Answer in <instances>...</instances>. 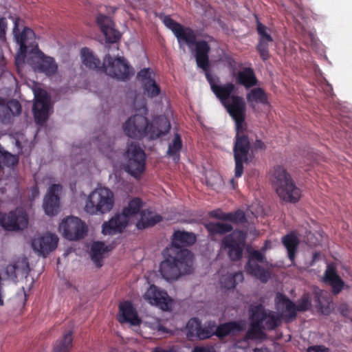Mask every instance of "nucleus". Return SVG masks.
I'll list each match as a JSON object with an SVG mask.
<instances>
[{"instance_id":"nucleus-1","label":"nucleus","mask_w":352,"mask_h":352,"mask_svg":"<svg viewBox=\"0 0 352 352\" xmlns=\"http://www.w3.org/2000/svg\"><path fill=\"white\" fill-rule=\"evenodd\" d=\"M162 22L174 34L180 46L182 43L190 47L195 45V57L197 66L205 72V74L210 73L209 53L211 48L208 43L205 40L197 41L196 34L192 28L175 21L169 15L164 16Z\"/></svg>"},{"instance_id":"nucleus-2","label":"nucleus","mask_w":352,"mask_h":352,"mask_svg":"<svg viewBox=\"0 0 352 352\" xmlns=\"http://www.w3.org/2000/svg\"><path fill=\"white\" fill-rule=\"evenodd\" d=\"M170 123L163 116L155 118L151 124L146 117L135 114L130 117L123 124L125 134L131 138L141 139L147 135L151 140H156L168 133Z\"/></svg>"},{"instance_id":"nucleus-3","label":"nucleus","mask_w":352,"mask_h":352,"mask_svg":"<svg viewBox=\"0 0 352 352\" xmlns=\"http://www.w3.org/2000/svg\"><path fill=\"white\" fill-rule=\"evenodd\" d=\"M80 54L82 63L90 69L104 72L108 76L122 80L128 79L133 74L131 68L123 57L113 58L107 54L101 63L87 47H82Z\"/></svg>"},{"instance_id":"nucleus-4","label":"nucleus","mask_w":352,"mask_h":352,"mask_svg":"<svg viewBox=\"0 0 352 352\" xmlns=\"http://www.w3.org/2000/svg\"><path fill=\"white\" fill-rule=\"evenodd\" d=\"M183 256L173 252L171 250H163L164 259L160 265V272L162 276L168 281L176 280L183 274H189L192 272V259L188 258V252H184Z\"/></svg>"},{"instance_id":"nucleus-5","label":"nucleus","mask_w":352,"mask_h":352,"mask_svg":"<svg viewBox=\"0 0 352 352\" xmlns=\"http://www.w3.org/2000/svg\"><path fill=\"white\" fill-rule=\"evenodd\" d=\"M272 182L279 198L285 202L296 204L301 197V190L291 175L281 166L274 168Z\"/></svg>"},{"instance_id":"nucleus-6","label":"nucleus","mask_w":352,"mask_h":352,"mask_svg":"<svg viewBox=\"0 0 352 352\" xmlns=\"http://www.w3.org/2000/svg\"><path fill=\"white\" fill-rule=\"evenodd\" d=\"M143 201L139 197L132 198L127 206L123 208L121 214H117L109 221L102 224V232L105 235H113L122 232L127 226L129 219L140 212Z\"/></svg>"},{"instance_id":"nucleus-7","label":"nucleus","mask_w":352,"mask_h":352,"mask_svg":"<svg viewBox=\"0 0 352 352\" xmlns=\"http://www.w3.org/2000/svg\"><path fill=\"white\" fill-rule=\"evenodd\" d=\"M113 205V192L105 187L98 188L88 196L85 206V211L91 215L103 214L110 212Z\"/></svg>"},{"instance_id":"nucleus-8","label":"nucleus","mask_w":352,"mask_h":352,"mask_svg":"<svg viewBox=\"0 0 352 352\" xmlns=\"http://www.w3.org/2000/svg\"><path fill=\"white\" fill-rule=\"evenodd\" d=\"M10 18L14 23L13 34L17 43L19 45L20 54L16 59V63L18 64L21 58H22V61H24V58L29 52H35L38 48L35 42V34L34 31L29 28L25 27L23 31L19 32V19L12 16H10Z\"/></svg>"},{"instance_id":"nucleus-9","label":"nucleus","mask_w":352,"mask_h":352,"mask_svg":"<svg viewBox=\"0 0 352 352\" xmlns=\"http://www.w3.org/2000/svg\"><path fill=\"white\" fill-rule=\"evenodd\" d=\"M127 162L125 170L135 178H139L146 168V154L136 142H131L126 152Z\"/></svg>"},{"instance_id":"nucleus-10","label":"nucleus","mask_w":352,"mask_h":352,"mask_svg":"<svg viewBox=\"0 0 352 352\" xmlns=\"http://www.w3.org/2000/svg\"><path fill=\"white\" fill-rule=\"evenodd\" d=\"M0 225L6 230H23L28 225V215L23 208H16L9 212H0Z\"/></svg>"},{"instance_id":"nucleus-11","label":"nucleus","mask_w":352,"mask_h":352,"mask_svg":"<svg viewBox=\"0 0 352 352\" xmlns=\"http://www.w3.org/2000/svg\"><path fill=\"white\" fill-rule=\"evenodd\" d=\"M250 142L247 135L236 134L233 147L235 162L234 175L240 177L243 173V163H248Z\"/></svg>"},{"instance_id":"nucleus-12","label":"nucleus","mask_w":352,"mask_h":352,"mask_svg":"<svg viewBox=\"0 0 352 352\" xmlns=\"http://www.w3.org/2000/svg\"><path fill=\"white\" fill-rule=\"evenodd\" d=\"M59 230L63 236L69 241H77L83 239L87 232V226L80 218L67 217L59 226Z\"/></svg>"},{"instance_id":"nucleus-13","label":"nucleus","mask_w":352,"mask_h":352,"mask_svg":"<svg viewBox=\"0 0 352 352\" xmlns=\"http://www.w3.org/2000/svg\"><path fill=\"white\" fill-rule=\"evenodd\" d=\"M246 234L242 230H234L222 240V245L228 250L232 261H237L242 258L245 243Z\"/></svg>"},{"instance_id":"nucleus-14","label":"nucleus","mask_w":352,"mask_h":352,"mask_svg":"<svg viewBox=\"0 0 352 352\" xmlns=\"http://www.w3.org/2000/svg\"><path fill=\"white\" fill-rule=\"evenodd\" d=\"M265 260V254L263 252L253 250L249 252L248 261L245 266L248 274L256 277L262 283H267L270 278L269 271L258 264L264 263Z\"/></svg>"},{"instance_id":"nucleus-15","label":"nucleus","mask_w":352,"mask_h":352,"mask_svg":"<svg viewBox=\"0 0 352 352\" xmlns=\"http://www.w3.org/2000/svg\"><path fill=\"white\" fill-rule=\"evenodd\" d=\"M196 236L192 232L186 231L176 230L173 232L171 237V242L168 247L165 249L168 250H172L175 253L182 256L185 254L184 252H188V258L193 261V254L188 249L184 248V247L190 246L193 245L196 241Z\"/></svg>"},{"instance_id":"nucleus-16","label":"nucleus","mask_w":352,"mask_h":352,"mask_svg":"<svg viewBox=\"0 0 352 352\" xmlns=\"http://www.w3.org/2000/svg\"><path fill=\"white\" fill-rule=\"evenodd\" d=\"M255 17L256 19V32L258 34V43L256 50L260 58L265 61L270 58V46L274 42V39L270 34L271 30L263 24L256 15Z\"/></svg>"},{"instance_id":"nucleus-17","label":"nucleus","mask_w":352,"mask_h":352,"mask_svg":"<svg viewBox=\"0 0 352 352\" xmlns=\"http://www.w3.org/2000/svg\"><path fill=\"white\" fill-rule=\"evenodd\" d=\"M206 78L210 85L211 90L223 105L232 100V96H237V88L232 82H227L223 85H218L219 78L212 76L210 73L206 74Z\"/></svg>"},{"instance_id":"nucleus-18","label":"nucleus","mask_w":352,"mask_h":352,"mask_svg":"<svg viewBox=\"0 0 352 352\" xmlns=\"http://www.w3.org/2000/svg\"><path fill=\"white\" fill-rule=\"evenodd\" d=\"M34 54L31 65L36 72L43 73L49 77L56 74L58 65L54 58L46 56L39 49H37Z\"/></svg>"},{"instance_id":"nucleus-19","label":"nucleus","mask_w":352,"mask_h":352,"mask_svg":"<svg viewBox=\"0 0 352 352\" xmlns=\"http://www.w3.org/2000/svg\"><path fill=\"white\" fill-rule=\"evenodd\" d=\"M144 298L152 305L158 307L163 311H169L172 300L166 292L160 290L155 285H151L144 294Z\"/></svg>"},{"instance_id":"nucleus-20","label":"nucleus","mask_w":352,"mask_h":352,"mask_svg":"<svg viewBox=\"0 0 352 352\" xmlns=\"http://www.w3.org/2000/svg\"><path fill=\"white\" fill-rule=\"evenodd\" d=\"M35 102L32 111L36 124L42 125L48 118L50 99L46 91L40 89L35 92Z\"/></svg>"},{"instance_id":"nucleus-21","label":"nucleus","mask_w":352,"mask_h":352,"mask_svg":"<svg viewBox=\"0 0 352 352\" xmlns=\"http://www.w3.org/2000/svg\"><path fill=\"white\" fill-rule=\"evenodd\" d=\"M251 313L252 317L263 325L264 329L274 330L280 324L279 316L272 311H266L261 305L254 307Z\"/></svg>"},{"instance_id":"nucleus-22","label":"nucleus","mask_w":352,"mask_h":352,"mask_svg":"<svg viewBox=\"0 0 352 352\" xmlns=\"http://www.w3.org/2000/svg\"><path fill=\"white\" fill-rule=\"evenodd\" d=\"M58 243V238L56 234L46 233L41 236L33 239L32 247L40 255L46 256L56 248Z\"/></svg>"},{"instance_id":"nucleus-23","label":"nucleus","mask_w":352,"mask_h":352,"mask_svg":"<svg viewBox=\"0 0 352 352\" xmlns=\"http://www.w3.org/2000/svg\"><path fill=\"white\" fill-rule=\"evenodd\" d=\"M60 184H52L44 198L43 207L46 214L54 216L58 212L60 198L58 192L61 190Z\"/></svg>"},{"instance_id":"nucleus-24","label":"nucleus","mask_w":352,"mask_h":352,"mask_svg":"<svg viewBox=\"0 0 352 352\" xmlns=\"http://www.w3.org/2000/svg\"><path fill=\"white\" fill-rule=\"evenodd\" d=\"M275 303L276 309L281 311V315L285 320H294L297 316L296 304L287 296L282 293H278L276 296Z\"/></svg>"},{"instance_id":"nucleus-25","label":"nucleus","mask_w":352,"mask_h":352,"mask_svg":"<svg viewBox=\"0 0 352 352\" xmlns=\"http://www.w3.org/2000/svg\"><path fill=\"white\" fill-rule=\"evenodd\" d=\"M119 311L118 321L120 323H130L133 326L141 323L142 321L131 302H121L119 305Z\"/></svg>"},{"instance_id":"nucleus-26","label":"nucleus","mask_w":352,"mask_h":352,"mask_svg":"<svg viewBox=\"0 0 352 352\" xmlns=\"http://www.w3.org/2000/svg\"><path fill=\"white\" fill-rule=\"evenodd\" d=\"M223 106L232 118H239L245 116L246 104L241 96H232V100L228 101Z\"/></svg>"},{"instance_id":"nucleus-27","label":"nucleus","mask_w":352,"mask_h":352,"mask_svg":"<svg viewBox=\"0 0 352 352\" xmlns=\"http://www.w3.org/2000/svg\"><path fill=\"white\" fill-rule=\"evenodd\" d=\"M162 221V217L155 212L143 210L140 212V219L136 223L138 230H144L154 226Z\"/></svg>"},{"instance_id":"nucleus-28","label":"nucleus","mask_w":352,"mask_h":352,"mask_svg":"<svg viewBox=\"0 0 352 352\" xmlns=\"http://www.w3.org/2000/svg\"><path fill=\"white\" fill-rule=\"evenodd\" d=\"M324 281L332 287V293L338 295L342 290L344 283L336 273L334 267L329 266L324 273Z\"/></svg>"},{"instance_id":"nucleus-29","label":"nucleus","mask_w":352,"mask_h":352,"mask_svg":"<svg viewBox=\"0 0 352 352\" xmlns=\"http://www.w3.org/2000/svg\"><path fill=\"white\" fill-rule=\"evenodd\" d=\"M183 148V141L182 136L178 133H175L173 138L169 141L166 156L170 157L175 163L180 160V153Z\"/></svg>"},{"instance_id":"nucleus-30","label":"nucleus","mask_w":352,"mask_h":352,"mask_svg":"<svg viewBox=\"0 0 352 352\" xmlns=\"http://www.w3.org/2000/svg\"><path fill=\"white\" fill-rule=\"evenodd\" d=\"M282 243L287 251L288 258L293 262L300 243L297 234L294 231L290 232L282 237Z\"/></svg>"},{"instance_id":"nucleus-31","label":"nucleus","mask_w":352,"mask_h":352,"mask_svg":"<svg viewBox=\"0 0 352 352\" xmlns=\"http://www.w3.org/2000/svg\"><path fill=\"white\" fill-rule=\"evenodd\" d=\"M93 144L108 158L112 157V153L113 152V141L105 132L103 131L101 134L96 137V138L93 140Z\"/></svg>"},{"instance_id":"nucleus-32","label":"nucleus","mask_w":352,"mask_h":352,"mask_svg":"<svg viewBox=\"0 0 352 352\" xmlns=\"http://www.w3.org/2000/svg\"><path fill=\"white\" fill-rule=\"evenodd\" d=\"M236 82L244 86L246 89L256 85L258 80L254 69L251 67H245L239 71L236 76Z\"/></svg>"},{"instance_id":"nucleus-33","label":"nucleus","mask_w":352,"mask_h":352,"mask_svg":"<svg viewBox=\"0 0 352 352\" xmlns=\"http://www.w3.org/2000/svg\"><path fill=\"white\" fill-rule=\"evenodd\" d=\"M244 280L243 273L241 271L233 274L223 275L219 280L221 287L226 289H232Z\"/></svg>"},{"instance_id":"nucleus-34","label":"nucleus","mask_w":352,"mask_h":352,"mask_svg":"<svg viewBox=\"0 0 352 352\" xmlns=\"http://www.w3.org/2000/svg\"><path fill=\"white\" fill-rule=\"evenodd\" d=\"M248 103L252 108H254V103L267 104L268 98L265 90L261 87L253 88L246 95Z\"/></svg>"},{"instance_id":"nucleus-35","label":"nucleus","mask_w":352,"mask_h":352,"mask_svg":"<svg viewBox=\"0 0 352 352\" xmlns=\"http://www.w3.org/2000/svg\"><path fill=\"white\" fill-rule=\"evenodd\" d=\"M73 331L65 332L54 345L53 352H70L73 346Z\"/></svg>"},{"instance_id":"nucleus-36","label":"nucleus","mask_w":352,"mask_h":352,"mask_svg":"<svg viewBox=\"0 0 352 352\" xmlns=\"http://www.w3.org/2000/svg\"><path fill=\"white\" fill-rule=\"evenodd\" d=\"M205 228L208 232L210 237L219 234L223 235L227 234L233 230L232 225L221 222H208L205 224Z\"/></svg>"},{"instance_id":"nucleus-37","label":"nucleus","mask_w":352,"mask_h":352,"mask_svg":"<svg viewBox=\"0 0 352 352\" xmlns=\"http://www.w3.org/2000/svg\"><path fill=\"white\" fill-rule=\"evenodd\" d=\"M240 324L235 322H228L219 325L214 331V335L219 338H223L228 335L239 331Z\"/></svg>"},{"instance_id":"nucleus-38","label":"nucleus","mask_w":352,"mask_h":352,"mask_svg":"<svg viewBox=\"0 0 352 352\" xmlns=\"http://www.w3.org/2000/svg\"><path fill=\"white\" fill-rule=\"evenodd\" d=\"M19 157L6 151L0 144V168L3 167L13 168L19 163Z\"/></svg>"},{"instance_id":"nucleus-39","label":"nucleus","mask_w":352,"mask_h":352,"mask_svg":"<svg viewBox=\"0 0 352 352\" xmlns=\"http://www.w3.org/2000/svg\"><path fill=\"white\" fill-rule=\"evenodd\" d=\"M107 247L101 241L94 242L91 248V257L98 267L102 266V255L106 251Z\"/></svg>"},{"instance_id":"nucleus-40","label":"nucleus","mask_w":352,"mask_h":352,"mask_svg":"<svg viewBox=\"0 0 352 352\" xmlns=\"http://www.w3.org/2000/svg\"><path fill=\"white\" fill-rule=\"evenodd\" d=\"M250 320L251 324L250 329L247 331V337L250 339H257L261 338L263 334V325H261L260 322L255 319V318L252 317V314H250Z\"/></svg>"},{"instance_id":"nucleus-41","label":"nucleus","mask_w":352,"mask_h":352,"mask_svg":"<svg viewBox=\"0 0 352 352\" xmlns=\"http://www.w3.org/2000/svg\"><path fill=\"white\" fill-rule=\"evenodd\" d=\"M22 110L21 105L20 102L14 99L10 100L8 101L7 106L5 109V112H3V115L10 116L9 124L12 122V118L16 116H19L21 114Z\"/></svg>"},{"instance_id":"nucleus-42","label":"nucleus","mask_w":352,"mask_h":352,"mask_svg":"<svg viewBox=\"0 0 352 352\" xmlns=\"http://www.w3.org/2000/svg\"><path fill=\"white\" fill-rule=\"evenodd\" d=\"M201 322L199 319L193 318L188 320L186 324V336L190 340L197 338L198 332L200 331Z\"/></svg>"},{"instance_id":"nucleus-43","label":"nucleus","mask_w":352,"mask_h":352,"mask_svg":"<svg viewBox=\"0 0 352 352\" xmlns=\"http://www.w3.org/2000/svg\"><path fill=\"white\" fill-rule=\"evenodd\" d=\"M142 85L144 94L149 98L157 96L160 93V87L156 83L155 80H149L145 82Z\"/></svg>"},{"instance_id":"nucleus-44","label":"nucleus","mask_w":352,"mask_h":352,"mask_svg":"<svg viewBox=\"0 0 352 352\" xmlns=\"http://www.w3.org/2000/svg\"><path fill=\"white\" fill-rule=\"evenodd\" d=\"M311 298L309 293L305 292L302 296L297 300L296 307L297 311L305 312L309 311L311 308Z\"/></svg>"},{"instance_id":"nucleus-45","label":"nucleus","mask_w":352,"mask_h":352,"mask_svg":"<svg viewBox=\"0 0 352 352\" xmlns=\"http://www.w3.org/2000/svg\"><path fill=\"white\" fill-rule=\"evenodd\" d=\"M226 221L238 224L245 223L247 221V219L243 210H237L232 212H227V214L226 215Z\"/></svg>"},{"instance_id":"nucleus-46","label":"nucleus","mask_w":352,"mask_h":352,"mask_svg":"<svg viewBox=\"0 0 352 352\" xmlns=\"http://www.w3.org/2000/svg\"><path fill=\"white\" fill-rule=\"evenodd\" d=\"M102 33L105 37L106 42L108 43H117L121 36L120 33L114 29L112 25L103 30Z\"/></svg>"},{"instance_id":"nucleus-47","label":"nucleus","mask_w":352,"mask_h":352,"mask_svg":"<svg viewBox=\"0 0 352 352\" xmlns=\"http://www.w3.org/2000/svg\"><path fill=\"white\" fill-rule=\"evenodd\" d=\"M313 300L316 309L323 314L326 309V303H328L327 298L322 296L320 292H316Z\"/></svg>"},{"instance_id":"nucleus-48","label":"nucleus","mask_w":352,"mask_h":352,"mask_svg":"<svg viewBox=\"0 0 352 352\" xmlns=\"http://www.w3.org/2000/svg\"><path fill=\"white\" fill-rule=\"evenodd\" d=\"M96 21L102 32L108 27L111 26L113 23L112 21L109 16L101 14L97 16Z\"/></svg>"},{"instance_id":"nucleus-49","label":"nucleus","mask_w":352,"mask_h":352,"mask_svg":"<svg viewBox=\"0 0 352 352\" xmlns=\"http://www.w3.org/2000/svg\"><path fill=\"white\" fill-rule=\"evenodd\" d=\"M8 101L6 99L0 97V122L4 124H9L10 116L7 113V115H3V112H5V109L7 106Z\"/></svg>"},{"instance_id":"nucleus-50","label":"nucleus","mask_w":352,"mask_h":352,"mask_svg":"<svg viewBox=\"0 0 352 352\" xmlns=\"http://www.w3.org/2000/svg\"><path fill=\"white\" fill-rule=\"evenodd\" d=\"M214 332L211 327H202L200 324V331L198 332L197 338L200 340H204L210 338Z\"/></svg>"},{"instance_id":"nucleus-51","label":"nucleus","mask_w":352,"mask_h":352,"mask_svg":"<svg viewBox=\"0 0 352 352\" xmlns=\"http://www.w3.org/2000/svg\"><path fill=\"white\" fill-rule=\"evenodd\" d=\"M235 122L236 125V134H240V135H245L244 131L245 130V128L244 126L245 124V116H241L240 119L239 118H232Z\"/></svg>"},{"instance_id":"nucleus-52","label":"nucleus","mask_w":352,"mask_h":352,"mask_svg":"<svg viewBox=\"0 0 352 352\" xmlns=\"http://www.w3.org/2000/svg\"><path fill=\"white\" fill-rule=\"evenodd\" d=\"M138 77L140 80L142 85H143L145 82H148L149 80H154L151 77V72L148 68L141 69L138 73Z\"/></svg>"},{"instance_id":"nucleus-53","label":"nucleus","mask_w":352,"mask_h":352,"mask_svg":"<svg viewBox=\"0 0 352 352\" xmlns=\"http://www.w3.org/2000/svg\"><path fill=\"white\" fill-rule=\"evenodd\" d=\"M8 28L7 20L5 17L0 18V41L6 40V30Z\"/></svg>"},{"instance_id":"nucleus-54","label":"nucleus","mask_w":352,"mask_h":352,"mask_svg":"<svg viewBox=\"0 0 352 352\" xmlns=\"http://www.w3.org/2000/svg\"><path fill=\"white\" fill-rule=\"evenodd\" d=\"M226 212H223L221 210H214L209 213L210 217L222 221H226Z\"/></svg>"},{"instance_id":"nucleus-55","label":"nucleus","mask_w":352,"mask_h":352,"mask_svg":"<svg viewBox=\"0 0 352 352\" xmlns=\"http://www.w3.org/2000/svg\"><path fill=\"white\" fill-rule=\"evenodd\" d=\"M329 349L324 345H314L309 346L307 352H329Z\"/></svg>"},{"instance_id":"nucleus-56","label":"nucleus","mask_w":352,"mask_h":352,"mask_svg":"<svg viewBox=\"0 0 352 352\" xmlns=\"http://www.w3.org/2000/svg\"><path fill=\"white\" fill-rule=\"evenodd\" d=\"M152 352H177V350L175 346H168L166 349L157 346L153 350Z\"/></svg>"},{"instance_id":"nucleus-57","label":"nucleus","mask_w":352,"mask_h":352,"mask_svg":"<svg viewBox=\"0 0 352 352\" xmlns=\"http://www.w3.org/2000/svg\"><path fill=\"white\" fill-rule=\"evenodd\" d=\"M39 195V189L38 187L35 185L30 188V194L29 195V199L31 201H34L36 199Z\"/></svg>"},{"instance_id":"nucleus-58","label":"nucleus","mask_w":352,"mask_h":352,"mask_svg":"<svg viewBox=\"0 0 352 352\" xmlns=\"http://www.w3.org/2000/svg\"><path fill=\"white\" fill-rule=\"evenodd\" d=\"M192 352H216L212 346H195Z\"/></svg>"},{"instance_id":"nucleus-59","label":"nucleus","mask_w":352,"mask_h":352,"mask_svg":"<svg viewBox=\"0 0 352 352\" xmlns=\"http://www.w3.org/2000/svg\"><path fill=\"white\" fill-rule=\"evenodd\" d=\"M253 148L256 150H263L265 148V144L261 140H256L255 142L253 144Z\"/></svg>"},{"instance_id":"nucleus-60","label":"nucleus","mask_w":352,"mask_h":352,"mask_svg":"<svg viewBox=\"0 0 352 352\" xmlns=\"http://www.w3.org/2000/svg\"><path fill=\"white\" fill-rule=\"evenodd\" d=\"M270 248H271V241H266L264 243V245L261 248L260 250L265 254L267 250Z\"/></svg>"},{"instance_id":"nucleus-61","label":"nucleus","mask_w":352,"mask_h":352,"mask_svg":"<svg viewBox=\"0 0 352 352\" xmlns=\"http://www.w3.org/2000/svg\"><path fill=\"white\" fill-rule=\"evenodd\" d=\"M230 183L232 185L233 188H235L236 182H235V181H234V179L233 178L231 179Z\"/></svg>"},{"instance_id":"nucleus-62","label":"nucleus","mask_w":352,"mask_h":352,"mask_svg":"<svg viewBox=\"0 0 352 352\" xmlns=\"http://www.w3.org/2000/svg\"><path fill=\"white\" fill-rule=\"evenodd\" d=\"M159 330L162 331L163 332H165L166 331V328L164 327L160 326Z\"/></svg>"},{"instance_id":"nucleus-63","label":"nucleus","mask_w":352,"mask_h":352,"mask_svg":"<svg viewBox=\"0 0 352 352\" xmlns=\"http://www.w3.org/2000/svg\"><path fill=\"white\" fill-rule=\"evenodd\" d=\"M254 352H263L261 349H255L254 350Z\"/></svg>"},{"instance_id":"nucleus-64","label":"nucleus","mask_w":352,"mask_h":352,"mask_svg":"<svg viewBox=\"0 0 352 352\" xmlns=\"http://www.w3.org/2000/svg\"><path fill=\"white\" fill-rule=\"evenodd\" d=\"M342 314L344 315V316L345 315L344 309L343 308L342 309Z\"/></svg>"}]
</instances>
